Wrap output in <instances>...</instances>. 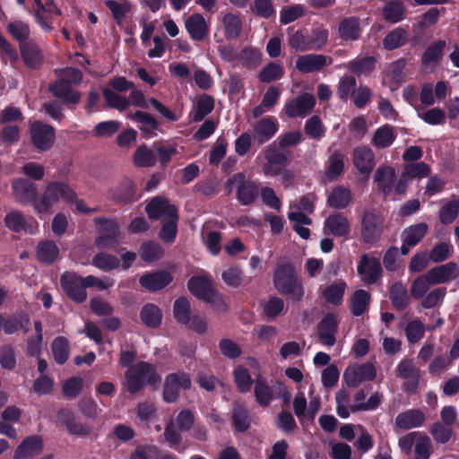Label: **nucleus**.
<instances>
[{
    "mask_svg": "<svg viewBox=\"0 0 459 459\" xmlns=\"http://www.w3.org/2000/svg\"><path fill=\"white\" fill-rule=\"evenodd\" d=\"M418 117L431 126L442 125L446 121V113L439 108H433L422 112L418 110Z\"/></svg>",
    "mask_w": 459,
    "mask_h": 459,
    "instance_id": "61",
    "label": "nucleus"
},
{
    "mask_svg": "<svg viewBox=\"0 0 459 459\" xmlns=\"http://www.w3.org/2000/svg\"><path fill=\"white\" fill-rule=\"evenodd\" d=\"M275 289L282 295H288L294 301L299 302L304 297V287L299 281L295 269L290 264L279 265L273 276Z\"/></svg>",
    "mask_w": 459,
    "mask_h": 459,
    "instance_id": "1",
    "label": "nucleus"
},
{
    "mask_svg": "<svg viewBox=\"0 0 459 459\" xmlns=\"http://www.w3.org/2000/svg\"><path fill=\"white\" fill-rule=\"evenodd\" d=\"M325 226L332 235L336 237H347L351 231L348 219L341 213L330 215L325 220Z\"/></svg>",
    "mask_w": 459,
    "mask_h": 459,
    "instance_id": "31",
    "label": "nucleus"
},
{
    "mask_svg": "<svg viewBox=\"0 0 459 459\" xmlns=\"http://www.w3.org/2000/svg\"><path fill=\"white\" fill-rule=\"evenodd\" d=\"M97 225L102 227L100 236L96 239V245L100 248L114 247L117 244L118 225L110 219L98 217L94 219Z\"/></svg>",
    "mask_w": 459,
    "mask_h": 459,
    "instance_id": "14",
    "label": "nucleus"
},
{
    "mask_svg": "<svg viewBox=\"0 0 459 459\" xmlns=\"http://www.w3.org/2000/svg\"><path fill=\"white\" fill-rule=\"evenodd\" d=\"M61 285L66 295L74 301L82 303L86 300L87 292L82 277L66 272L61 277Z\"/></svg>",
    "mask_w": 459,
    "mask_h": 459,
    "instance_id": "11",
    "label": "nucleus"
},
{
    "mask_svg": "<svg viewBox=\"0 0 459 459\" xmlns=\"http://www.w3.org/2000/svg\"><path fill=\"white\" fill-rule=\"evenodd\" d=\"M140 316L145 325L156 328L161 324L162 312L156 305L148 303L143 307Z\"/></svg>",
    "mask_w": 459,
    "mask_h": 459,
    "instance_id": "42",
    "label": "nucleus"
},
{
    "mask_svg": "<svg viewBox=\"0 0 459 459\" xmlns=\"http://www.w3.org/2000/svg\"><path fill=\"white\" fill-rule=\"evenodd\" d=\"M22 58L25 65L30 68L38 67L43 60L40 48L32 41L20 44Z\"/></svg>",
    "mask_w": 459,
    "mask_h": 459,
    "instance_id": "32",
    "label": "nucleus"
},
{
    "mask_svg": "<svg viewBox=\"0 0 459 459\" xmlns=\"http://www.w3.org/2000/svg\"><path fill=\"white\" fill-rule=\"evenodd\" d=\"M30 140L33 147L39 152H48L55 144V128L40 121H30Z\"/></svg>",
    "mask_w": 459,
    "mask_h": 459,
    "instance_id": "5",
    "label": "nucleus"
},
{
    "mask_svg": "<svg viewBox=\"0 0 459 459\" xmlns=\"http://www.w3.org/2000/svg\"><path fill=\"white\" fill-rule=\"evenodd\" d=\"M109 196L119 203H129L135 199V186L128 178L124 179L119 186L108 190Z\"/></svg>",
    "mask_w": 459,
    "mask_h": 459,
    "instance_id": "34",
    "label": "nucleus"
},
{
    "mask_svg": "<svg viewBox=\"0 0 459 459\" xmlns=\"http://www.w3.org/2000/svg\"><path fill=\"white\" fill-rule=\"evenodd\" d=\"M351 192L344 186H335L328 195L327 204L335 209H344L351 202Z\"/></svg>",
    "mask_w": 459,
    "mask_h": 459,
    "instance_id": "37",
    "label": "nucleus"
},
{
    "mask_svg": "<svg viewBox=\"0 0 459 459\" xmlns=\"http://www.w3.org/2000/svg\"><path fill=\"white\" fill-rule=\"evenodd\" d=\"M384 218L376 209H368L361 218V238L367 244L377 242L383 233Z\"/></svg>",
    "mask_w": 459,
    "mask_h": 459,
    "instance_id": "6",
    "label": "nucleus"
},
{
    "mask_svg": "<svg viewBox=\"0 0 459 459\" xmlns=\"http://www.w3.org/2000/svg\"><path fill=\"white\" fill-rule=\"evenodd\" d=\"M377 377V369L372 363H353L349 365L343 373L345 384L352 388L359 386L362 382L372 381Z\"/></svg>",
    "mask_w": 459,
    "mask_h": 459,
    "instance_id": "8",
    "label": "nucleus"
},
{
    "mask_svg": "<svg viewBox=\"0 0 459 459\" xmlns=\"http://www.w3.org/2000/svg\"><path fill=\"white\" fill-rule=\"evenodd\" d=\"M191 385L190 375L184 371L169 374L163 384V400L169 403H175L179 397L181 389L188 390L191 388Z\"/></svg>",
    "mask_w": 459,
    "mask_h": 459,
    "instance_id": "7",
    "label": "nucleus"
},
{
    "mask_svg": "<svg viewBox=\"0 0 459 459\" xmlns=\"http://www.w3.org/2000/svg\"><path fill=\"white\" fill-rule=\"evenodd\" d=\"M156 150H154V143L152 147L142 144L137 147L133 155V162L136 167L149 168L153 167L156 163Z\"/></svg>",
    "mask_w": 459,
    "mask_h": 459,
    "instance_id": "36",
    "label": "nucleus"
},
{
    "mask_svg": "<svg viewBox=\"0 0 459 459\" xmlns=\"http://www.w3.org/2000/svg\"><path fill=\"white\" fill-rule=\"evenodd\" d=\"M202 238L208 251L213 255H217L221 252V234L211 230L208 224H205L202 229Z\"/></svg>",
    "mask_w": 459,
    "mask_h": 459,
    "instance_id": "41",
    "label": "nucleus"
},
{
    "mask_svg": "<svg viewBox=\"0 0 459 459\" xmlns=\"http://www.w3.org/2000/svg\"><path fill=\"white\" fill-rule=\"evenodd\" d=\"M446 288H436L421 299L420 305L426 309L440 306L446 297Z\"/></svg>",
    "mask_w": 459,
    "mask_h": 459,
    "instance_id": "58",
    "label": "nucleus"
},
{
    "mask_svg": "<svg viewBox=\"0 0 459 459\" xmlns=\"http://www.w3.org/2000/svg\"><path fill=\"white\" fill-rule=\"evenodd\" d=\"M42 440L40 437L31 436L25 438L14 452L13 459H30L39 455L42 450Z\"/></svg>",
    "mask_w": 459,
    "mask_h": 459,
    "instance_id": "29",
    "label": "nucleus"
},
{
    "mask_svg": "<svg viewBox=\"0 0 459 459\" xmlns=\"http://www.w3.org/2000/svg\"><path fill=\"white\" fill-rule=\"evenodd\" d=\"M389 299L397 310H404L410 304V297L402 281L393 283L389 288Z\"/></svg>",
    "mask_w": 459,
    "mask_h": 459,
    "instance_id": "35",
    "label": "nucleus"
},
{
    "mask_svg": "<svg viewBox=\"0 0 459 459\" xmlns=\"http://www.w3.org/2000/svg\"><path fill=\"white\" fill-rule=\"evenodd\" d=\"M266 162L263 165V172L266 176H276L281 172V166L288 161V155L275 143L268 145L264 150Z\"/></svg>",
    "mask_w": 459,
    "mask_h": 459,
    "instance_id": "13",
    "label": "nucleus"
},
{
    "mask_svg": "<svg viewBox=\"0 0 459 459\" xmlns=\"http://www.w3.org/2000/svg\"><path fill=\"white\" fill-rule=\"evenodd\" d=\"M48 90L56 98L67 104H77L82 98L81 92L73 90L71 84L66 83L64 80L58 79L51 83Z\"/></svg>",
    "mask_w": 459,
    "mask_h": 459,
    "instance_id": "22",
    "label": "nucleus"
},
{
    "mask_svg": "<svg viewBox=\"0 0 459 459\" xmlns=\"http://www.w3.org/2000/svg\"><path fill=\"white\" fill-rule=\"evenodd\" d=\"M316 105V98L311 93H303L290 100L284 106V112L288 117H305Z\"/></svg>",
    "mask_w": 459,
    "mask_h": 459,
    "instance_id": "10",
    "label": "nucleus"
},
{
    "mask_svg": "<svg viewBox=\"0 0 459 459\" xmlns=\"http://www.w3.org/2000/svg\"><path fill=\"white\" fill-rule=\"evenodd\" d=\"M103 96L110 108L118 109L119 111L126 110L130 105L128 99L112 90L105 89L103 91Z\"/></svg>",
    "mask_w": 459,
    "mask_h": 459,
    "instance_id": "60",
    "label": "nucleus"
},
{
    "mask_svg": "<svg viewBox=\"0 0 459 459\" xmlns=\"http://www.w3.org/2000/svg\"><path fill=\"white\" fill-rule=\"evenodd\" d=\"M74 196V192L66 184L52 182L46 186L41 199L35 202L34 209L39 213H46L58 201H72Z\"/></svg>",
    "mask_w": 459,
    "mask_h": 459,
    "instance_id": "4",
    "label": "nucleus"
},
{
    "mask_svg": "<svg viewBox=\"0 0 459 459\" xmlns=\"http://www.w3.org/2000/svg\"><path fill=\"white\" fill-rule=\"evenodd\" d=\"M335 401L336 412L341 418L346 419L351 412L359 411V410L355 409L356 405L351 403V394L344 389H340L336 392Z\"/></svg>",
    "mask_w": 459,
    "mask_h": 459,
    "instance_id": "44",
    "label": "nucleus"
},
{
    "mask_svg": "<svg viewBox=\"0 0 459 459\" xmlns=\"http://www.w3.org/2000/svg\"><path fill=\"white\" fill-rule=\"evenodd\" d=\"M255 396L257 403L264 407L268 406L273 399L271 388L260 378L255 380Z\"/></svg>",
    "mask_w": 459,
    "mask_h": 459,
    "instance_id": "63",
    "label": "nucleus"
},
{
    "mask_svg": "<svg viewBox=\"0 0 459 459\" xmlns=\"http://www.w3.org/2000/svg\"><path fill=\"white\" fill-rule=\"evenodd\" d=\"M408 39V32L398 27L390 31L383 39V46L387 50H393L403 46Z\"/></svg>",
    "mask_w": 459,
    "mask_h": 459,
    "instance_id": "48",
    "label": "nucleus"
},
{
    "mask_svg": "<svg viewBox=\"0 0 459 459\" xmlns=\"http://www.w3.org/2000/svg\"><path fill=\"white\" fill-rule=\"evenodd\" d=\"M4 225L13 232L24 231L34 234L38 230V222L30 216H25L19 211L13 210L4 217Z\"/></svg>",
    "mask_w": 459,
    "mask_h": 459,
    "instance_id": "12",
    "label": "nucleus"
},
{
    "mask_svg": "<svg viewBox=\"0 0 459 459\" xmlns=\"http://www.w3.org/2000/svg\"><path fill=\"white\" fill-rule=\"evenodd\" d=\"M344 171V156L339 151H334L326 162L325 176L329 180L337 179Z\"/></svg>",
    "mask_w": 459,
    "mask_h": 459,
    "instance_id": "39",
    "label": "nucleus"
},
{
    "mask_svg": "<svg viewBox=\"0 0 459 459\" xmlns=\"http://www.w3.org/2000/svg\"><path fill=\"white\" fill-rule=\"evenodd\" d=\"M37 257L43 263L52 264L59 257V248L52 240H45L37 247Z\"/></svg>",
    "mask_w": 459,
    "mask_h": 459,
    "instance_id": "40",
    "label": "nucleus"
},
{
    "mask_svg": "<svg viewBox=\"0 0 459 459\" xmlns=\"http://www.w3.org/2000/svg\"><path fill=\"white\" fill-rule=\"evenodd\" d=\"M396 375L404 380L403 388L409 394H415L419 388L420 370L411 359H402L396 368Z\"/></svg>",
    "mask_w": 459,
    "mask_h": 459,
    "instance_id": "9",
    "label": "nucleus"
},
{
    "mask_svg": "<svg viewBox=\"0 0 459 459\" xmlns=\"http://www.w3.org/2000/svg\"><path fill=\"white\" fill-rule=\"evenodd\" d=\"M338 327V322L332 314L326 315L317 325V335L319 342L327 347H332L335 343V333Z\"/></svg>",
    "mask_w": 459,
    "mask_h": 459,
    "instance_id": "20",
    "label": "nucleus"
},
{
    "mask_svg": "<svg viewBox=\"0 0 459 459\" xmlns=\"http://www.w3.org/2000/svg\"><path fill=\"white\" fill-rule=\"evenodd\" d=\"M359 23L356 18H346L339 26V34L345 40H354L359 35Z\"/></svg>",
    "mask_w": 459,
    "mask_h": 459,
    "instance_id": "51",
    "label": "nucleus"
},
{
    "mask_svg": "<svg viewBox=\"0 0 459 459\" xmlns=\"http://www.w3.org/2000/svg\"><path fill=\"white\" fill-rule=\"evenodd\" d=\"M187 286L191 293L204 301L215 290L211 278L204 275L192 277Z\"/></svg>",
    "mask_w": 459,
    "mask_h": 459,
    "instance_id": "30",
    "label": "nucleus"
},
{
    "mask_svg": "<svg viewBox=\"0 0 459 459\" xmlns=\"http://www.w3.org/2000/svg\"><path fill=\"white\" fill-rule=\"evenodd\" d=\"M432 285L434 284L428 274H421L412 281L410 288L411 296L415 299H422Z\"/></svg>",
    "mask_w": 459,
    "mask_h": 459,
    "instance_id": "52",
    "label": "nucleus"
},
{
    "mask_svg": "<svg viewBox=\"0 0 459 459\" xmlns=\"http://www.w3.org/2000/svg\"><path fill=\"white\" fill-rule=\"evenodd\" d=\"M459 212V201L452 199L446 203L439 212V220L443 224L452 223Z\"/></svg>",
    "mask_w": 459,
    "mask_h": 459,
    "instance_id": "59",
    "label": "nucleus"
},
{
    "mask_svg": "<svg viewBox=\"0 0 459 459\" xmlns=\"http://www.w3.org/2000/svg\"><path fill=\"white\" fill-rule=\"evenodd\" d=\"M428 225L420 222L406 228L402 233V241L410 246H416L428 232Z\"/></svg>",
    "mask_w": 459,
    "mask_h": 459,
    "instance_id": "43",
    "label": "nucleus"
},
{
    "mask_svg": "<svg viewBox=\"0 0 459 459\" xmlns=\"http://www.w3.org/2000/svg\"><path fill=\"white\" fill-rule=\"evenodd\" d=\"M218 19L222 25L226 39H236L240 36L243 24L238 15L232 13H221Z\"/></svg>",
    "mask_w": 459,
    "mask_h": 459,
    "instance_id": "27",
    "label": "nucleus"
},
{
    "mask_svg": "<svg viewBox=\"0 0 459 459\" xmlns=\"http://www.w3.org/2000/svg\"><path fill=\"white\" fill-rule=\"evenodd\" d=\"M125 377L126 389L132 394L141 391L145 385H156L160 383V376L155 367L144 361L130 366Z\"/></svg>",
    "mask_w": 459,
    "mask_h": 459,
    "instance_id": "2",
    "label": "nucleus"
},
{
    "mask_svg": "<svg viewBox=\"0 0 459 459\" xmlns=\"http://www.w3.org/2000/svg\"><path fill=\"white\" fill-rule=\"evenodd\" d=\"M171 281L172 276L170 273L164 271L144 273L139 279L141 286L152 292L165 288L171 282Z\"/></svg>",
    "mask_w": 459,
    "mask_h": 459,
    "instance_id": "21",
    "label": "nucleus"
},
{
    "mask_svg": "<svg viewBox=\"0 0 459 459\" xmlns=\"http://www.w3.org/2000/svg\"><path fill=\"white\" fill-rule=\"evenodd\" d=\"M376 59L371 56L359 57L347 64V68L356 74H366L375 68Z\"/></svg>",
    "mask_w": 459,
    "mask_h": 459,
    "instance_id": "55",
    "label": "nucleus"
},
{
    "mask_svg": "<svg viewBox=\"0 0 459 459\" xmlns=\"http://www.w3.org/2000/svg\"><path fill=\"white\" fill-rule=\"evenodd\" d=\"M306 134L313 139H320L325 135V127L318 116H312L305 124Z\"/></svg>",
    "mask_w": 459,
    "mask_h": 459,
    "instance_id": "62",
    "label": "nucleus"
},
{
    "mask_svg": "<svg viewBox=\"0 0 459 459\" xmlns=\"http://www.w3.org/2000/svg\"><path fill=\"white\" fill-rule=\"evenodd\" d=\"M404 5L400 1L388 2L382 10V14L386 22L396 23L404 18Z\"/></svg>",
    "mask_w": 459,
    "mask_h": 459,
    "instance_id": "47",
    "label": "nucleus"
},
{
    "mask_svg": "<svg viewBox=\"0 0 459 459\" xmlns=\"http://www.w3.org/2000/svg\"><path fill=\"white\" fill-rule=\"evenodd\" d=\"M331 62L332 59L325 55L307 54L297 58L296 68L302 74H309L321 70Z\"/></svg>",
    "mask_w": 459,
    "mask_h": 459,
    "instance_id": "19",
    "label": "nucleus"
},
{
    "mask_svg": "<svg viewBox=\"0 0 459 459\" xmlns=\"http://www.w3.org/2000/svg\"><path fill=\"white\" fill-rule=\"evenodd\" d=\"M6 30L14 39L20 42V44L28 42L27 40L30 35V29L27 22L22 20L11 21L7 24Z\"/></svg>",
    "mask_w": 459,
    "mask_h": 459,
    "instance_id": "46",
    "label": "nucleus"
},
{
    "mask_svg": "<svg viewBox=\"0 0 459 459\" xmlns=\"http://www.w3.org/2000/svg\"><path fill=\"white\" fill-rule=\"evenodd\" d=\"M173 313L176 320L183 325L190 322L191 306L187 299L181 297L174 303Z\"/></svg>",
    "mask_w": 459,
    "mask_h": 459,
    "instance_id": "56",
    "label": "nucleus"
},
{
    "mask_svg": "<svg viewBox=\"0 0 459 459\" xmlns=\"http://www.w3.org/2000/svg\"><path fill=\"white\" fill-rule=\"evenodd\" d=\"M424 421V413L420 410L412 409L399 413L395 418L394 426L401 429H411L420 427Z\"/></svg>",
    "mask_w": 459,
    "mask_h": 459,
    "instance_id": "28",
    "label": "nucleus"
},
{
    "mask_svg": "<svg viewBox=\"0 0 459 459\" xmlns=\"http://www.w3.org/2000/svg\"><path fill=\"white\" fill-rule=\"evenodd\" d=\"M146 212L151 219L160 220L161 221L169 220L178 214L177 208L171 204L167 198L160 196L152 198L146 205Z\"/></svg>",
    "mask_w": 459,
    "mask_h": 459,
    "instance_id": "15",
    "label": "nucleus"
},
{
    "mask_svg": "<svg viewBox=\"0 0 459 459\" xmlns=\"http://www.w3.org/2000/svg\"><path fill=\"white\" fill-rule=\"evenodd\" d=\"M370 295L364 290H358L351 298V313L356 316H361L368 307Z\"/></svg>",
    "mask_w": 459,
    "mask_h": 459,
    "instance_id": "54",
    "label": "nucleus"
},
{
    "mask_svg": "<svg viewBox=\"0 0 459 459\" xmlns=\"http://www.w3.org/2000/svg\"><path fill=\"white\" fill-rule=\"evenodd\" d=\"M394 178L395 170L390 166L378 167L374 175L375 182L385 195L392 191Z\"/></svg>",
    "mask_w": 459,
    "mask_h": 459,
    "instance_id": "33",
    "label": "nucleus"
},
{
    "mask_svg": "<svg viewBox=\"0 0 459 459\" xmlns=\"http://www.w3.org/2000/svg\"><path fill=\"white\" fill-rule=\"evenodd\" d=\"M159 448L153 445L138 446L131 454L129 459H158Z\"/></svg>",
    "mask_w": 459,
    "mask_h": 459,
    "instance_id": "64",
    "label": "nucleus"
},
{
    "mask_svg": "<svg viewBox=\"0 0 459 459\" xmlns=\"http://www.w3.org/2000/svg\"><path fill=\"white\" fill-rule=\"evenodd\" d=\"M128 117L139 124L140 130L148 137L155 135L159 124L149 113L136 111L128 115Z\"/></svg>",
    "mask_w": 459,
    "mask_h": 459,
    "instance_id": "38",
    "label": "nucleus"
},
{
    "mask_svg": "<svg viewBox=\"0 0 459 459\" xmlns=\"http://www.w3.org/2000/svg\"><path fill=\"white\" fill-rule=\"evenodd\" d=\"M12 186L18 202L30 204L35 201L38 194L35 184L24 178H16Z\"/></svg>",
    "mask_w": 459,
    "mask_h": 459,
    "instance_id": "24",
    "label": "nucleus"
},
{
    "mask_svg": "<svg viewBox=\"0 0 459 459\" xmlns=\"http://www.w3.org/2000/svg\"><path fill=\"white\" fill-rule=\"evenodd\" d=\"M185 28L194 40L201 41L209 33V26L201 13L190 15L185 22Z\"/></svg>",
    "mask_w": 459,
    "mask_h": 459,
    "instance_id": "23",
    "label": "nucleus"
},
{
    "mask_svg": "<svg viewBox=\"0 0 459 459\" xmlns=\"http://www.w3.org/2000/svg\"><path fill=\"white\" fill-rule=\"evenodd\" d=\"M352 162L359 174L368 177L376 162L373 151L368 146H359L353 150Z\"/></svg>",
    "mask_w": 459,
    "mask_h": 459,
    "instance_id": "18",
    "label": "nucleus"
},
{
    "mask_svg": "<svg viewBox=\"0 0 459 459\" xmlns=\"http://www.w3.org/2000/svg\"><path fill=\"white\" fill-rule=\"evenodd\" d=\"M53 358L56 363L63 365L69 358V342L66 338L59 336L51 344Z\"/></svg>",
    "mask_w": 459,
    "mask_h": 459,
    "instance_id": "50",
    "label": "nucleus"
},
{
    "mask_svg": "<svg viewBox=\"0 0 459 459\" xmlns=\"http://www.w3.org/2000/svg\"><path fill=\"white\" fill-rule=\"evenodd\" d=\"M358 273L367 284L375 283L380 277L382 268L378 259L362 255L357 266Z\"/></svg>",
    "mask_w": 459,
    "mask_h": 459,
    "instance_id": "16",
    "label": "nucleus"
},
{
    "mask_svg": "<svg viewBox=\"0 0 459 459\" xmlns=\"http://www.w3.org/2000/svg\"><path fill=\"white\" fill-rule=\"evenodd\" d=\"M225 189L230 194L236 189V198L242 205H250L255 202L259 195L257 184L246 178L244 173H236L225 183Z\"/></svg>",
    "mask_w": 459,
    "mask_h": 459,
    "instance_id": "3",
    "label": "nucleus"
},
{
    "mask_svg": "<svg viewBox=\"0 0 459 459\" xmlns=\"http://www.w3.org/2000/svg\"><path fill=\"white\" fill-rule=\"evenodd\" d=\"M396 134L389 126H383L377 128L372 136L371 143L379 149L387 148L394 141Z\"/></svg>",
    "mask_w": 459,
    "mask_h": 459,
    "instance_id": "45",
    "label": "nucleus"
},
{
    "mask_svg": "<svg viewBox=\"0 0 459 459\" xmlns=\"http://www.w3.org/2000/svg\"><path fill=\"white\" fill-rule=\"evenodd\" d=\"M233 420L236 429L240 431H246L250 426V417L247 408L239 403H235L233 405Z\"/></svg>",
    "mask_w": 459,
    "mask_h": 459,
    "instance_id": "53",
    "label": "nucleus"
},
{
    "mask_svg": "<svg viewBox=\"0 0 459 459\" xmlns=\"http://www.w3.org/2000/svg\"><path fill=\"white\" fill-rule=\"evenodd\" d=\"M278 123L273 117H264L258 120L253 126L255 139L259 143L269 141L277 132Z\"/></svg>",
    "mask_w": 459,
    "mask_h": 459,
    "instance_id": "25",
    "label": "nucleus"
},
{
    "mask_svg": "<svg viewBox=\"0 0 459 459\" xmlns=\"http://www.w3.org/2000/svg\"><path fill=\"white\" fill-rule=\"evenodd\" d=\"M457 265L455 263H447L445 264L437 265L426 273L434 285L442 284L457 278L456 274Z\"/></svg>",
    "mask_w": 459,
    "mask_h": 459,
    "instance_id": "26",
    "label": "nucleus"
},
{
    "mask_svg": "<svg viewBox=\"0 0 459 459\" xmlns=\"http://www.w3.org/2000/svg\"><path fill=\"white\" fill-rule=\"evenodd\" d=\"M214 108V100L209 95H201L196 101L195 111L192 113L194 122L202 121Z\"/></svg>",
    "mask_w": 459,
    "mask_h": 459,
    "instance_id": "49",
    "label": "nucleus"
},
{
    "mask_svg": "<svg viewBox=\"0 0 459 459\" xmlns=\"http://www.w3.org/2000/svg\"><path fill=\"white\" fill-rule=\"evenodd\" d=\"M154 150H156V160H158L161 166H166L171 160V158L178 153L176 145L155 143Z\"/></svg>",
    "mask_w": 459,
    "mask_h": 459,
    "instance_id": "57",
    "label": "nucleus"
},
{
    "mask_svg": "<svg viewBox=\"0 0 459 459\" xmlns=\"http://www.w3.org/2000/svg\"><path fill=\"white\" fill-rule=\"evenodd\" d=\"M446 42L438 39L432 42L424 51L421 56V66L426 72H433L440 64Z\"/></svg>",
    "mask_w": 459,
    "mask_h": 459,
    "instance_id": "17",
    "label": "nucleus"
}]
</instances>
